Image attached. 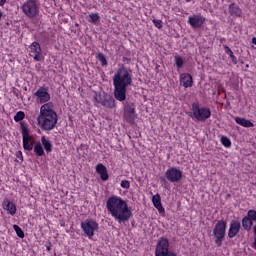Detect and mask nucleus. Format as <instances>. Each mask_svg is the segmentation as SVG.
<instances>
[{
	"mask_svg": "<svg viewBox=\"0 0 256 256\" xmlns=\"http://www.w3.org/2000/svg\"><path fill=\"white\" fill-rule=\"evenodd\" d=\"M131 69L123 66L113 76L114 97L123 103L127 99V87L133 83Z\"/></svg>",
	"mask_w": 256,
	"mask_h": 256,
	"instance_id": "1",
	"label": "nucleus"
},
{
	"mask_svg": "<svg viewBox=\"0 0 256 256\" xmlns=\"http://www.w3.org/2000/svg\"><path fill=\"white\" fill-rule=\"evenodd\" d=\"M106 209L118 223H127L133 215L127 202L119 196L109 197L106 201Z\"/></svg>",
	"mask_w": 256,
	"mask_h": 256,
	"instance_id": "2",
	"label": "nucleus"
},
{
	"mask_svg": "<svg viewBox=\"0 0 256 256\" xmlns=\"http://www.w3.org/2000/svg\"><path fill=\"white\" fill-rule=\"evenodd\" d=\"M36 121L42 131H53L57 125V112L53 110V103L48 102L41 106L40 114L37 116Z\"/></svg>",
	"mask_w": 256,
	"mask_h": 256,
	"instance_id": "3",
	"label": "nucleus"
},
{
	"mask_svg": "<svg viewBox=\"0 0 256 256\" xmlns=\"http://www.w3.org/2000/svg\"><path fill=\"white\" fill-rule=\"evenodd\" d=\"M226 229H227V222H225V220H219L214 226L212 237L217 247H221V245H223V241L225 240Z\"/></svg>",
	"mask_w": 256,
	"mask_h": 256,
	"instance_id": "4",
	"label": "nucleus"
},
{
	"mask_svg": "<svg viewBox=\"0 0 256 256\" xmlns=\"http://www.w3.org/2000/svg\"><path fill=\"white\" fill-rule=\"evenodd\" d=\"M22 11L26 17L33 19V17H37L39 14V6H37V1L35 0H27L22 5Z\"/></svg>",
	"mask_w": 256,
	"mask_h": 256,
	"instance_id": "5",
	"label": "nucleus"
},
{
	"mask_svg": "<svg viewBox=\"0 0 256 256\" xmlns=\"http://www.w3.org/2000/svg\"><path fill=\"white\" fill-rule=\"evenodd\" d=\"M192 113L197 121H207L211 117V110L207 107H199V104L192 105Z\"/></svg>",
	"mask_w": 256,
	"mask_h": 256,
	"instance_id": "6",
	"label": "nucleus"
},
{
	"mask_svg": "<svg viewBox=\"0 0 256 256\" xmlns=\"http://www.w3.org/2000/svg\"><path fill=\"white\" fill-rule=\"evenodd\" d=\"M81 229L91 239L95 235V231L99 229V224L93 219H86L84 222H81Z\"/></svg>",
	"mask_w": 256,
	"mask_h": 256,
	"instance_id": "7",
	"label": "nucleus"
},
{
	"mask_svg": "<svg viewBox=\"0 0 256 256\" xmlns=\"http://www.w3.org/2000/svg\"><path fill=\"white\" fill-rule=\"evenodd\" d=\"M165 178L170 183H179L183 179V171L177 167H170L165 172Z\"/></svg>",
	"mask_w": 256,
	"mask_h": 256,
	"instance_id": "8",
	"label": "nucleus"
},
{
	"mask_svg": "<svg viewBox=\"0 0 256 256\" xmlns=\"http://www.w3.org/2000/svg\"><path fill=\"white\" fill-rule=\"evenodd\" d=\"M206 18L201 13L192 14L188 17V24L192 29H201L205 24Z\"/></svg>",
	"mask_w": 256,
	"mask_h": 256,
	"instance_id": "9",
	"label": "nucleus"
},
{
	"mask_svg": "<svg viewBox=\"0 0 256 256\" xmlns=\"http://www.w3.org/2000/svg\"><path fill=\"white\" fill-rule=\"evenodd\" d=\"M22 137H23V148L25 151H33V143H31V136H29V129L25 126L24 122L20 123Z\"/></svg>",
	"mask_w": 256,
	"mask_h": 256,
	"instance_id": "10",
	"label": "nucleus"
},
{
	"mask_svg": "<svg viewBox=\"0 0 256 256\" xmlns=\"http://www.w3.org/2000/svg\"><path fill=\"white\" fill-rule=\"evenodd\" d=\"M35 97H37V103H47L51 99V94H49V88L40 87L35 92Z\"/></svg>",
	"mask_w": 256,
	"mask_h": 256,
	"instance_id": "11",
	"label": "nucleus"
},
{
	"mask_svg": "<svg viewBox=\"0 0 256 256\" xmlns=\"http://www.w3.org/2000/svg\"><path fill=\"white\" fill-rule=\"evenodd\" d=\"M124 118L128 123H133L135 121V106L131 104H126L124 106Z\"/></svg>",
	"mask_w": 256,
	"mask_h": 256,
	"instance_id": "12",
	"label": "nucleus"
},
{
	"mask_svg": "<svg viewBox=\"0 0 256 256\" xmlns=\"http://www.w3.org/2000/svg\"><path fill=\"white\" fill-rule=\"evenodd\" d=\"M240 230H241V222L237 220H232L230 222V228L228 230L229 239H233V237H235Z\"/></svg>",
	"mask_w": 256,
	"mask_h": 256,
	"instance_id": "13",
	"label": "nucleus"
},
{
	"mask_svg": "<svg viewBox=\"0 0 256 256\" xmlns=\"http://www.w3.org/2000/svg\"><path fill=\"white\" fill-rule=\"evenodd\" d=\"M228 11L231 17H243V10L235 3L229 5Z\"/></svg>",
	"mask_w": 256,
	"mask_h": 256,
	"instance_id": "14",
	"label": "nucleus"
},
{
	"mask_svg": "<svg viewBox=\"0 0 256 256\" xmlns=\"http://www.w3.org/2000/svg\"><path fill=\"white\" fill-rule=\"evenodd\" d=\"M180 85H183L187 89V87H193V77L191 74L183 73L180 75Z\"/></svg>",
	"mask_w": 256,
	"mask_h": 256,
	"instance_id": "15",
	"label": "nucleus"
},
{
	"mask_svg": "<svg viewBox=\"0 0 256 256\" xmlns=\"http://www.w3.org/2000/svg\"><path fill=\"white\" fill-rule=\"evenodd\" d=\"M3 209H6L10 215H15L17 213V206H15V203L9 201L8 199H5L2 202Z\"/></svg>",
	"mask_w": 256,
	"mask_h": 256,
	"instance_id": "16",
	"label": "nucleus"
},
{
	"mask_svg": "<svg viewBox=\"0 0 256 256\" xmlns=\"http://www.w3.org/2000/svg\"><path fill=\"white\" fill-rule=\"evenodd\" d=\"M96 173L100 175V179L102 181H107V179H109V174L107 173V167H105V165L101 163L96 165Z\"/></svg>",
	"mask_w": 256,
	"mask_h": 256,
	"instance_id": "17",
	"label": "nucleus"
},
{
	"mask_svg": "<svg viewBox=\"0 0 256 256\" xmlns=\"http://www.w3.org/2000/svg\"><path fill=\"white\" fill-rule=\"evenodd\" d=\"M102 105L105 107V109H115L117 107L115 104V98H113V96L110 94H106Z\"/></svg>",
	"mask_w": 256,
	"mask_h": 256,
	"instance_id": "18",
	"label": "nucleus"
},
{
	"mask_svg": "<svg viewBox=\"0 0 256 256\" xmlns=\"http://www.w3.org/2000/svg\"><path fill=\"white\" fill-rule=\"evenodd\" d=\"M152 203L159 213H165V208H163V205L161 204V196L159 194L152 197Z\"/></svg>",
	"mask_w": 256,
	"mask_h": 256,
	"instance_id": "19",
	"label": "nucleus"
},
{
	"mask_svg": "<svg viewBox=\"0 0 256 256\" xmlns=\"http://www.w3.org/2000/svg\"><path fill=\"white\" fill-rule=\"evenodd\" d=\"M235 122L238 125H241L242 127H255V124H253V122H251L250 120H247L245 118H241V117H235Z\"/></svg>",
	"mask_w": 256,
	"mask_h": 256,
	"instance_id": "20",
	"label": "nucleus"
},
{
	"mask_svg": "<svg viewBox=\"0 0 256 256\" xmlns=\"http://www.w3.org/2000/svg\"><path fill=\"white\" fill-rule=\"evenodd\" d=\"M106 96H107V93L105 92H95L93 95V99L96 103L103 105V101H105Z\"/></svg>",
	"mask_w": 256,
	"mask_h": 256,
	"instance_id": "21",
	"label": "nucleus"
},
{
	"mask_svg": "<svg viewBox=\"0 0 256 256\" xmlns=\"http://www.w3.org/2000/svg\"><path fill=\"white\" fill-rule=\"evenodd\" d=\"M224 51L227 55H229L231 62L233 63V65H237L238 61H237V57L233 54V50H231V48L227 45H224Z\"/></svg>",
	"mask_w": 256,
	"mask_h": 256,
	"instance_id": "22",
	"label": "nucleus"
},
{
	"mask_svg": "<svg viewBox=\"0 0 256 256\" xmlns=\"http://www.w3.org/2000/svg\"><path fill=\"white\" fill-rule=\"evenodd\" d=\"M41 142L47 153H51V151H53V144H51L50 141L45 138V136L41 137Z\"/></svg>",
	"mask_w": 256,
	"mask_h": 256,
	"instance_id": "23",
	"label": "nucleus"
},
{
	"mask_svg": "<svg viewBox=\"0 0 256 256\" xmlns=\"http://www.w3.org/2000/svg\"><path fill=\"white\" fill-rule=\"evenodd\" d=\"M99 13H90L88 16L89 23H93L94 25H97L99 23Z\"/></svg>",
	"mask_w": 256,
	"mask_h": 256,
	"instance_id": "24",
	"label": "nucleus"
},
{
	"mask_svg": "<svg viewBox=\"0 0 256 256\" xmlns=\"http://www.w3.org/2000/svg\"><path fill=\"white\" fill-rule=\"evenodd\" d=\"M34 153L38 155V157H43V155H45V151L43 150V146H41V143L38 142L34 146Z\"/></svg>",
	"mask_w": 256,
	"mask_h": 256,
	"instance_id": "25",
	"label": "nucleus"
},
{
	"mask_svg": "<svg viewBox=\"0 0 256 256\" xmlns=\"http://www.w3.org/2000/svg\"><path fill=\"white\" fill-rule=\"evenodd\" d=\"M174 65L177 67V69H181L183 65H185V60L181 56H175L174 57Z\"/></svg>",
	"mask_w": 256,
	"mask_h": 256,
	"instance_id": "26",
	"label": "nucleus"
},
{
	"mask_svg": "<svg viewBox=\"0 0 256 256\" xmlns=\"http://www.w3.org/2000/svg\"><path fill=\"white\" fill-rule=\"evenodd\" d=\"M30 51L31 53H41V45H39V42H33L30 45Z\"/></svg>",
	"mask_w": 256,
	"mask_h": 256,
	"instance_id": "27",
	"label": "nucleus"
},
{
	"mask_svg": "<svg viewBox=\"0 0 256 256\" xmlns=\"http://www.w3.org/2000/svg\"><path fill=\"white\" fill-rule=\"evenodd\" d=\"M14 231L16 232V235L20 238L23 239L25 237V232L19 227L18 225L13 226Z\"/></svg>",
	"mask_w": 256,
	"mask_h": 256,
	"instance_id": "28",
	"label": "nucleus"
},
{
	"mask_svg": "<svg viewBox=\"0 0 256 256\" xmlns=\"http://www.w3.org/2000/svg\"><path fill=\"white\" fill-rule=\"evenodd\" d=\"M97 59L100 61L102 67H107V58L103 53H98Z\"/></svg>",
	"mask_w": 256,
	"mask_h": 256,
	"instance_id": "29",
	"label": "nucleus"
},
{
	"mask_svg": "<svg viewBox=\"0 0 256 256\" xmlns=\"http://www.w3.org/2000/svg\"><path fill=\"white\" fill-rule=\"evenodd\" d=\"M23 119H25V112L23 111L17 112L14 116V121H16V123H19V121H23Z\"/></svg>",
	"mask_w": 256,
	"mask_h": 256,
	"instance_id": "30",
	"label": "nucleus"
},
{
	"mask_svg": "<svg viewBox=\"0 0 256 256\" xmlns=\"http://www.w3.org/2000/svg\"><path fill=\"white\" fill-rule=\"evenodd\" d=\"M220 141L224 147H231V140L227 136H221Z\"/></svg>",
	"mask_w": 256,
	"mask_h": 256,
	"instance_id": "31",
	"label": "nucleus"
},
{
	"mask_svg": "<svg viewBox=\"0 0 256 256\" xmlns=\"http://www.w3.org/2000/svg\"><path fill=\"white\" fill-rule=\"evenodd\" d=\"M242 227H243V229H245V231H251L249 228V218L247 216H245L242 219Z\"/></svg>",
	"mask_w": 256,
	"mask_h": 256,
	"instance_id": "32",
	"label": "nucleus"
},
{
	"mask_svg": "<svg viewBox=\"0 0 256 256\" xmlns=\"http://www.w3.org/2000/svg\"><path fill=\"white\" fill-rule=\"evenodd\" d=\"M248 219H251L252 221L256 222V211L255 210H249L247 212V216Z\"/></svg>",
	"mask_w": 256,
	"mask_h": 256,
	"instance_id": "33",
	"label": "nucleus"
},
{
	"mask_svg": "<svg viewBox=\"0 0 256 256\" xmlns=\"http://www.w3.org/2000/svg\"><path fill=\"white\" fill-rule=\"evenodd\" d=\"M120 185L122 189H129L131 187V183L128 180H122Z\"/></svg>",
	"mask_w": 256,
	"mask_h": 256,
	"instance_id": "34",
	"label": "nucleus"
},
{
	"mask_svg": "<svg viewBox=\"0 0 256 256\" xmlns=\"http://www.w3.org/2000/svg\"><path fill=\"white\" fill-rule=\"evenodd\" d=\"M152 22L154 23V26L157 27V29H161V27H163V21L161 20L154 19Z\"/></svg>",
	"mask_w": 256,
	"mask_h": 256,
	"instance_id": "35",
	"label": "nucleus"
},
{
	"mask_svg": "<svg viewBox=\"0 0 256 256\" xmlns=\"http://www.w3.org/2000/svg\"><path fill=\"white\" fill-rule=\"evenodd\" d=\"M34 61H41V53L34 54Z\"/></svg>",
	"mask_w": 256,
	"mask_h": 256,
	"instance_id": "36",
	"label": "nucleus"
},
{
	"mask_svg": "<svg viewBox=\"0 0 256 256\" xmlns=\"http://www.w3.org/2000/svg\"><path fill=\"white\" fill-rule=\"evenodd\" d=\"M16 157H17L18 159H20V161H23V153H22L21 151H18V152L16 153Z\"/></svg>",
	"mask_w": 256,
	"mask_h": 256,
	"instance_id": "37",
	"label": "nucleus"
},
{
	"mask_svg": "<svg viewBox=\"0 0 256 256\" xmlns=\"http://www.w3.org/2000/svg\"><path fill=\"white\" fill-rule=\"evenodd\" d=\"M253 221L254 220H251V218H248V225H249L250 231H251V228L253 227Z\"/></svg>",
	"mask_w": 256,
	"mask_h": 256,
	"instance_id": "38",
	"label": "nucleus"
},
{
	"mask_svg": "<svg viewBox=\"0 0 256 256\" xmlns=\"http://www.w3.org/2000/svg\"><path fill=\"white\" fill-rule=\"evenodd\" d=\"M7 0H0V7H4Z\"/></svg>",
	"mask_w": 256,
	"mask_h": 256,
	"instance_id": "39",
	"label": "nucleus"
},
{
	"mask_svg": "<svg viewBox=\"0 0 256 256\" xmlns=\"http://www.w3.org/2000/svg\"><path fill=\"white\" fill-rule=\"evenodd\" d=\"M46 249H47V251H51V242H48L46 244Z\"/></svg>",
	"mask_w": 256,
	"mask_h": 256,
	"instance_id": "40",
	"label": "nucleus"
},
{
	"mask_svg": "<svg viewBox=\"0 0 256 256\" xmlns=\"http://www.w3.org/2000/svg\"><path fill=\"white\" fill-rule=\"evenodd\" d=\"M124 63L125 61H127V63H129L131 61V59L127 58V57H123V60H122Z\"/></svg>",
	"mask_w": 256,
	"mask_h": 256,
	"instance_id": "41",
	"label": "nucleus"
},
{
	"mask_svg": "<svg viewBox=\"0 0 256 256\" xmlns=\"http://www.w3.org/2000/svg\"><path fill=\"white\" fill-rule=\"evenodd\" d=\"M252 43H253L254 45H256V37H253V38H252Z\"/></svg>",
	"mask_w": 256,
	"mask_h": 256,
	"instance_id": "42",
	"label": "nucleus"
},
{
	"mask_svg": "<svg viewBox=\"0 0 256 256\" xmlns=\"http://www.w3.org/2000/svg\"><path fill=\"white\" fill-rule=\"evenodd\" d=\"M2 17H3V12L0 10V21H1Z\"/></svg>",
	"mask_w": 256,
	"mask_h": 256,
	"instance_id": "43",
	"label": "nucleus"
},
{
	"mask_svg": "<svg viewBox=\"0 0 256 256\" xmlns=\"http://www.w3.org/2000/svg\"><path fill=\"white\" fill-rule=\"evenodd\" d=\"M161 181H163L167 185V180H165V178H161Z\"/></svg>",
	"mask_w": 256,
	"mask_h": 256,
	"instance_id": "44",
	"label": "nucleus"
},
{
	"mask_svg": "<svg viewBox=\"0 0 256 256\" xmlns=\"http://www.w3.org/2000/svg\"><path fill=\"white\" fill-rule=\"evenodd\" d=\"M254 235L256 237V225L254 226Z\"/></svg>",
	"mask_w": 256,
	"mask_h": 256,
	"instance_id": "45",
	"label": "nucleus"
},
{
	"mask_svg": "<svg viewBox=\"0 0 256 256\" xmlns=\"http://www.w3.org/2000/svg\"><path fill=\"white\" fill-rule=\"evenodd\" d=\"M191 0H185L186 3H189Z\"/></svg>",
	"mask_w": 256,
	"mask_h": 256,
	"instance_id": "46",
	"label": "nucleus"
}]
</instances>
